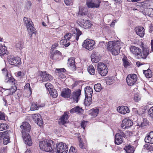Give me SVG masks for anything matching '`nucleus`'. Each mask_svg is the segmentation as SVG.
Returning <instances> with one entry per match:
<instances>
[{"mask_svg":"<svg viewBox=\"0 0 153 153\" xmlns=\"http://www.w3.org/2000/svg\"><path fill=\"white\" fill-rule=\"evenodd\" d=\"M117 110L119 113L123 114L129 113L130 112L129 108L127 106H119L117 108Z\"/></svg>","mask_w":153,"mask_h":153,"instance_id":"22","label":"nucleus"},{"mask_svg":"<svg viewBox=\"0 0 153 153\" xmlns=\"http://www.w3.org/2000/svg\"><path fill=\"white\" fill-rule=\"evenodd\" d=\"M49 91L51 95L53 98H56L58 96V93L56 89H52L49 90Z\"/></svg>","mask_w":153,"mask_h":153,"instance_id":"35","label":"nucleus"},{"mask_svg":"<svg viewBox=\"0 0 153 153\" xmlns=\"http://www.w3.org/2000/svg\"><path fill=\"white\" fill-rule=\"evenodd\" d=\"M94 88L95 91L97 92H100L102 89L101 85L100 83L95 84L94 85Z\"/></svg>","mask_w":153,"mask_h":153,"instance_id":"40","label":"nucleus"},{"mask_svg":"<svg viewBox=\"0 0 153 153\" xmlns=\"http://www.w3.org/2000/svg\"><path fill=\"white\" fill-rule=\"evenodd\" d=\"M92 61L95 63L98 62L99 60L98 57L95 56L94 54H92L91 56Z\"/></svg>","mask_w":153,"mask_h":153,"instance_id":"42","label":"nucleus"},{"mask_svg":"<svg viewBox=\"0 0 153 153\" xmlns=\"http://www.w3.org/2000/svg\"><path fill=\"white\" fill-rule=\"evenodd\" d=\"M67 40L65 39H62L60 41V44L61 45H65V44L67 42Z\"/></svg>","mask_w":153,"mask_h":153,"instance_id":"60","label":"nucleus"},{"mask_svg":"<svg viewBox=\"0 0 153 153\" xmlns=\"http://www.w3.org/2000/svg\"><path fill=\"white\" fill-rule=\"evenodd\" d=\"M88 71L89 73L91 75H93L95 74V69L92 65H90L88 67Z\"/></svg>","mask_w":153,"mask_h":153,"instance_id":"37","label":"nucleus"},{"mask_svg":"<svg viewBox=\"0 0 153 153\" xmlns=\"http://www.w3.org/2000/svg\"><path fill=\"white\" fill-rule=\"evenodd\" d=\"M64 2L67 5H68L72 3V0H64Z\"/></svg>","mask_w":153,"mask_h":153,"instance_id":"61","label":"nucleus"},{"mask_svg":"<svg viewBox=\"0 0 153 153\" xmlns=\"http://www.w3.org/2000/svg\"><path fill=\"white\" fill-rule=\"evenodd\" d=\"M137 80V76L135 74H128L126 78L127 84L129 86H132L136 82Z\"/></svg>","mask_w":153,"mask_h":153,"instance_id":"10","label":"nucleus"},{"mask_svg":"<svg viewBox=\"0 0 153 153\" xmlns=\"http://www.w3.org/2000/svg\"><path fill=\"white\" fill-rule=\"evenodd\" d=\"M4 82L6 83L11 85H14L16 82V81L10 73L4 77Z\"/></svg>","mask_w":153,"mask_h":153,"instance_id":"18","label":"nucleus"},{"mask_svg":"<svg viewBox=\"0 0 153 153\" xmlns=\"http://www.w3.org/2000/svg\"><path fill=\"white\" fill-rule=\"evenodd\" d=\"M135 30L137 35L141 37H143L145 34V29L143 27H136Z\"/></svg>","mask_w":153,"mask_h":153,"instance_id":"24","label":"nucleus"},{"mask_svg":"<svg viewBox=\"0 0 153 153\" xmlns=\"http://www.w3.org/2000/svg\"><path fill=\"white\" fill-rule=\"evenodd\" d=\"M76 33H74L72 34L70 33H68L65 35L64 36V38L67 40L68 41L71 38L74 39V41H77L79 37L82 34V32L79 29H76Z\"/></svg>","mask_w":153,"mask_h":153,"instance_id":"5","label":"nucleus"},{"mask_svg":"<svg viewBox=\"0 0 153 153\" xmlns=\"http://www.w3.org/2000/svg\"><path fill=\"white\" fill-rule=\"evenodd\" d=\"M9 63L11 65H17L20 62L21 59L18 57H14L13 56H9L7 58Z\"/></svg>","mask_w":153,"mask_h":153,"instance_id":"11","label":"nucleus"},{"mask_svg":"<svg viewBox=\"0 0 153 153\" xmlns=\"http://www.w3.org/2000/svg\"><path fill=\"white\" fill-rule=\"evenodd\" d=\"M51 54V58L52 59H56L61 55V53L57 50H55L52 52Z\"/></svg>","mask_w":153,"mask_h":153,"instance_id":"28","label":"nucleus"},{"mask_svg":"<svg viewBox=\"0 0 153 153\" xmlns=\"http://www.w3.org/2000/svg\"><path fill=\"white\" fill-rule=\"evenodd\" d=\"M130 50L131 52L137 58L139 59L141 57V55H140L141 50L139 48L134 46H131L130 48Z\"/></svg>","mask_w":153,"mask_h":153,"instance_id":"12","label":"nucleus"},{"mask_svg":"<svg viewBox=\"0 0 153 153\" xmlns=\"http://www.w3.org/2000/svg\"><path fill=\"white\" fill-rule=\"evenodd\" d=\"M142 54L141 52V54H140V55H141V57L139 58V59L142 58L144 59H145L147 56L149 55V49L146 47H145L143 46H142Z\"/></svg>","mask_w":153,"mask_h":153,"instance_id":"23","label":"nucleus"},{"mask_svg":"<svg viewBox=\"0 0 153 153\" xmlns=\"http://www.w3.org/2000/svg\"><path fill=\"white\" fill-rule=\"evenodd\" d=\"M116 134H118L119 136L122 137H125L126 135L124 132L120 130H119L118 131V133Z\"/></svg>","mask_w":153,"mask_h":153,"instance_id":"47","label":"nucleus"},{"mask_svg":"<svg viewBox=\"0 0 153 153\" xmlns=\"http://www.w3.org/2000/svg\"><path fill=\"white\" fill-rule=\"evenodd\" d=\"M53 142L51 140H45L39 142V147L42 150L46 152H51L52 151L51 145Z\"/></svg>","mask_w":153,"mask_h":153,"instance_id":"4","label":"nucleus"},{"mask_svg":"<svg viewBox=\"0 0 153 153\" xmlns=\"http://www.w3.org/2000/svg\"><path fill=\"white\" fill-rule=\"evenodd\" d=\"M81 94V90L78 89L77 91H75L71 94L72 98L73 100L77 103L80 99V96Z\"/></svg>","mask_w":153,"mask_h":153,"instance_id":"17","label":"nucleus"},{"mask_svg":"<svg viewBox=\"0 0 153 153\" xmlns=\"http://www.w3.org/2000/svg\"><path fill=\"white\" fill-rule=\"evenodd\" d=\"M57 75L59 76V77L62 79L64 78L65 77V76L62 73H57Z\"/></svg>","mask_w":153,"mask_h":153,"instance_id":"62","label":"nucleus"},{"mask_svg":"<svg viewBox=\"0 0 153 153\" xmlns=\"http://www.w3.org/2000/svg\"><path fill=\"white\" fill-rule=\"evenodd\" d=\"M5 115L4 113L0 112V120H5Z\"/></svg>","mask_w":153,"mask_h":153,"instance_id":"56","label":"nucleus"},{"mask_svg":"<svg viewBox=\"0 0 153 153\" xmlns=\"http://www.w3.org/2000/svg\"><path fill=\"white\" fill-rule=\"evenodd\" d=\"M8 51L7 50V48L4 46H0V56L7 54Z\"/></svg>","mask_w":153,"mask_h":153,"instance_id":"34","label":"nucleus"},{"mask_svg":"<svg viewBox=\"0 0 153 153\" xmlns=\"http://www.w3.org/2000/svg\"><path fill=\"white\" fill-rule=\"evenodd\" d=\"M2 73L3 75L4 76V77L7 76V75L8 74L10 73L7 71V69L4 68L2 69Z\"/></svg>","mask_w":153,"mask_h":153,"instance_id":"53","label":"nucleus"},{"mask_svg":"<svg viewBox=\"0 0 153 153\" xmlns=\"http://www.w3.org/2000/svg\"><path fill=\"white\" fill-rule=\"evenodd\" d=\"M95 42L89 39H87L84 41L82 46L83 47L89 50H91L94 48Z\"/></svg>","mask_w":153,"mask_h":153,"instance_id":"7","label":"nucleus"},{"mask_svg":"<svg viewBox=\"0 0 153 153\" xmlns=\"http://www.w3.org/2000/svg\"><path fill=\"white\" fill-rule=\"evenodd\" d=\"M144 147L146 149L150 152L153 151V147L151 145L146 144L144 145Z\"/></svg>","mask_w":153,"mask_h":153,"instance_id":"46","label":"nucleus"},{"mask_svg":"<svg viewBox=\"0 0 153 153\" xmlns=\"http://www.w3.org/2000/svg\"><path fill=\"white\" fill-rule=\"evenodd\" d=\"M20 128L22 129L21 131L22 134L28 133L30 129V126L27 122L23 123L20 126Z\"/></svg>","mask_w":153,"mask_h":153,"instance_id":"16","label":"nucleus"},{"mask_svg":"<svg viewBox=\"0 0 153 153\" xmlns=\"http://www.w3.org/2000/svg\"><path fill=\"white\" fill-rule=\"evenodd\" d=\"M65 69L64 68H57L55 70V72L57 74L59 73L65 72Z\"/></svg>","mask_w":153,"mask_h":153,"instance_id":"48","label":"nucleus"},{"mask_svg":"<svg viewBox=\"0 0 153 153\" xmlns=\"http://www.w3.org/2000/svg\"><path fill=\"white\" fill-rule=\"evenodd\" d=\"M97 70L99 74L102 76H106L108 71L106 65L102 62H99L98 64Z\"/></svg>","mask_w":153,"mask_h":153,"instance_id":"6","label":"nucleus"},{"mask_svg":"<svg viewBox=\"0 0 153 153\" xmlns=\"http://www.w3.org/2000/svg\"><path fill=\"white\" fill-rule=\"evenodd\" d=\"M40 79L43 82L51 80L53 79V77L50 74L47 73L45 71L41 72V73Z\"/></svg>","mask_w":153,"mask_h":153,"instance_id":"14","label":"nucleus"},{"mask_svg":"<svg viewBox=\"0 0 153 153\" xmlns=\"http://www.w3.org/2000/svg\"><path fill=\"white\" fill-rule=\"evenodd\" d=\"M31 3L30 1H28L27 3L26 6L27 8L28 9L30 8L31 6Z\"/></svg>","mask_w":153,"mask_h":153,"instance_id":"63","label":"nucleus"},{"mask_svg":"<svg viewBox=\"0 0 153 153\" xmlns=\"http://www.w3.org/2000/svg\"><path fill=\"white\" fill-rule=\"evenodd\" d=\"M124 149L126 153H134V147L131 145L125 146Z\"/></svg>","mask_w":153,"mask_h":153,"instance_id":"32","label":"nucleus"},{"mask_svg":"<svg viewBox=\"0 0 153 153\" xmlns=\"http://www.w3.org/2000/svg\"><path fill=\"white\" fill-rule=\"evenodd\" d=\"M8 125L6 124L0 123V131H3L7 128Z\"/></svg>","mask_w":153,"mask_h":153,"instance_id":"43","label":"nucleus"},{"mask_svg":"<svg viewBox=\"0 0 153 153\" xmlns=\"http://www.w3.org/2000/svg\"><path fill=\"white\" fill-rule=\"evenodd\" d=\"M145 141L147 143H153V131L150 132L148 136L145 137Z\"/></svg>","mask_w":153,"mask_h":153,"instance_id":"25","label":"nucleus"},{"mask_svg":"<svg viewBox=\"0 0 153 153\" xmlns=\"http://www.w3.org/2000/svg\"><path fill=\"white\" fill-rule=\"evenodd\" d=\"M123 63L124 66L125 68H127L130 65V63L126 57H124L122 59Z\"/></svg>","mask_w":153,"mask_h":153,"instance_id":"39","label":"nucleus"},{"mask_svg":"<svg viewBox=\"0 0 153 153\" xmlns=\"http://www.w3.org/2000/svg\"><path fill=\"white\" fill-rule=\"evenodd\" d=\"M147 11L150 12V13L148 14V16L151 17L153 15V9L152 8H147Z\"/></svg>","mask_w":153,"mask_h":153,"instance_id":"55","label":"nucleus"},{"mask_svg":"<svg viewBox=\"0 0 153 153\" xmlns=\"http://www.w3.org/2000/svg\"><path fill=\"white\" fill-rule=\"evenodd\" d=\"M71 90L69 89H65L62 92L61 95L64 98H69L71 96Z\"/></svg>","mask_w":153,"mask_h":153,"instance_id":"26","label":"nucleus"},{"mask_svg":"<svg viewBox=\"0 0 153 153\" xmlns=\"http://www.w3.org/2000/svg\"><path fill=\"white\" fill-rule=\"evenodd\" d=\"M68 153H77L76 149L71 146L69 149Z\"/></svg>","mask_w":153,"mask_h":153,"instance_id":"51","label":"nucleus"},{"mask_svg":"<svg viewBox=\"0 0 153 153\" xmlns=\"http://www.w3.org/2000/svg\"><path fill=\"white\" fill-rule=\"evenodd\" d=\"M7 90L9 91V94L10 95H12L14 92L16 91L15 89L13 88L7 89Z\"/></svg>","mask_w":153,"mask_h":153,"instance_id":"57","label":"nucleus"},{"mask_svg":"<svg viewBox=\"0 0 153 153\" xmlns=\"http://www.w3.org/2000/svg\"><path fill=\"white\" fill-rule=\"evenodd\" d=\"M3 143L4 145H7L9 142L10 134L11 133L10 131H6L3 132Z\"/></svg>","mask_w":153,"mask_h":153,"instance_id":"21","label":"nucleus"},{"mask_svg":"<svg viewBox=\"0 0 153 153\" xmlns=\"http://www.w3.org/2000/svg\"><path fill=\"white\" fill-rule=\"evenodd\" d=\"M83 27L85 28H89L92 25V24L89 20H83Z\"/></svg>","mask_w":153,"mask_h":153,"instance_id":"36","label":"nucleus"},{"mask_svg":"<svg viewBox=\"0 0 153 153\" xmlns=\"http://www.w3.org/2000/svg\"><path fill=\"white\" fill-rule=\"evenodd\" d=\"M23 21L29 32V38H32L33 35H36V30L32 25L33 22L30 19L25 17L23 19Z\"/></svg>","mask_w":153,"mask_h":153,"instance_id":"2","label":"nucleus"},{"mask_svg":"<svg viewBox=\"0 0 153 153\" xmlns=\"http://www.w3.org/2000/svg\"><path fill=\"white\" fill-rule=\"evenodd\" d=\"M93 92L92 88L90 86H87L85 88V97L84 100V103L85 105L88 106L91 104Z\"/></svg>","mask_w":153,"mask_h":153,"instance_id":"3","label":"nucleus"},{"mask_svg":"<svg viewBox=\"0 0 153 153\" xmlns=\"http://www.w3.org/2000/svg\"><path fill=\"white\" fill-rule=\"evenodd\" d=\"M134 100L136 102L139 101L140 100V95L138 93L135 94L134 97Z\"/></svg>","mask_w":153,"mask_h":153,"instance_id":"44","label":"nucleus"},{"mask_svg":"<svg viewBox=\"0 0 153 153\" xmlns=\"http://www.w3.org/2000/svg\"><path fill=\"white\" fill-rule=\"evenodd\" d=\"M68 116L67 112H65L64 114L59 119L58 123L60 125H62L68 122Z\"/></svg>","mask_w":153,"mask_h":153,"instance_id":"20","label":"nucleus"},{"mask_svg":"<svg viewBox=\"0 0 153 153\" xmlns=\"http://www.w3.org/2000/svg\"><path fill=\"white\" fill-rule=\"evenodd\" d=\"M22 137L25 143L30 146L32 144L31 139L28 133H22Z\"/></svg>","mask_w":153,"mask_h":153,"instance_id":"19","label":"nucleus"},{"mask_svg":"<svg viewBox=\"0 0 153 153\" xmlns=\"http://www.w3.org/2000/svg\"><path fill=\"white\" fill-rule=\"evenodd\" d=\"M68 149L67 146L62 142L56 145V153H67Z\"/></svg>","mask_w":153,"mask_h":153,"instance_id":"9","label":"nucleus"},{"mask_svg":"<svg viewBox=\"0 0 153 153\" xmlns=\"http://www.w3.org/2000/svg\"><path fill=\"white\" fill-rule=\"evenodd\" d=\"M79 141V146L81 148L83 149V144L81 140V139L79 137H78Z\"/></svg>","mask_w":153,"mask_h":153,"instance_id":"58","label":"nucleus"},{"mask_svg":"<svg viewBox=\"0 0 153 153\" xmlns=\"http://www.w3.org/2000/svg\"><path fill=\"white\" fill-rule=\"evenodd\" d=\"M25 90L26 91L28 92L27 97H30L32 94L31 88L30 87V84L28 83H27L24 87Z\"/></svg>","mask_w":153,"mask_h":153,"instance_id":"33","label":"nucleus"},{"mask_svg":"<svg viewBox=\"0 0 153 153\" xmlns=\"http://www.w3.org/2000/svg\"><path fill=\"white\" fill-rule=\"evenodd\" d=\"M133 124V122L131 120L125 118L122 121L121 127L123 129H125L130 128Z\"/></svg>","mask_w":153,"mask_h":153,"instance_id":"13","label":"nucleus"},{"mask_svg":"<svg viewBox=\"0 0 153 153\" xmlns=\"http://www.w3.org/2000/svg\"><path fill=\"white\" fill-rule=\"evenodd\" d=\"M99 109L97 108H94L89 111V114L92 117H96L99 113Z\"/></svg>","mask_w":153,"mask_h":153,"instance_id":"29","label":"nucleus"},{"mask_svg":"<svg viewBox=\"0 0 153 153\" xmlns=\"http://www.w3.org/2000/svg\"><path fill=\"white\" fill-rule=\"evenodd\" d=\"M16 46L17 48H19L20 50L22 48V45L21 42H19L17 43Z\"/></svg>","mask_w":153,"mask_h":153,"instance_id":"59","label":"nucleus"},{"mask_svg":"<svg viewBox=\"0 0 153 153\" xmlns=\"http://www.w3.org/2000/svg\"><path fill=\"white\" fill-rule=\"evenodd\" d=\"M43 106L41 105H37L35 103H33L30 107V109L32 111H35L38 110L39 108L42 107Z\"/></svg>","mask_w":153,"mask_h":153,"instance_id":"41","label":"nucleus"},{"mask_svg":"<svg viewBox=\"0 0 153 153\" xmlns=\"http://www.w3.org/2000/svg\"><path fill=\"white\" fill-rule=\"evenodd\" d=\"M83 109L82 108H80L79 106H76V107L73 108L70 110V112L71 113H74L75 112L77 113H81L83 112Z\"/></svg>","mask_w":153,"mask_h":153,"instance_id":"30","label":"nucleus"},{"mask_svg":"<svg viewBox=\"0 0 153 153\" xmlns=\"http://www.w3.org/2000/svg\"><path fill=\"white\" fill-rule=\"evenodd\" d=\"M101 1L100 0H86V4L89 8L100 7Z\"/></svg>","mask_w":153,"mask_h":153,"instance_id":"8","label":"nucleus"},{"mask_svg":"<svg viewBox=\"0 0 153 153\" xmlns=\"http://www.w3.org/2000/svg\"><path fill=\"white\" fill-rule=\"evenodd\" d=\"M148 114L150 117L153 118V106L151 107L148 111Z\"/></svg>","mask_w":153,"mask_h":153,"instance_id":"49","label":"nucleus"},{"mask_svg":"<svg viewBox=\"0 0 153 153\" xmlns=\"http://www.w3.org/2000/svg\"><path fill=\"white\" fill-rule=\"evenodd\" d=\"M148 124L147 120L146 119H143V122L141 123V127H143L146 126Z\"/></svg>","mask_w":153,"mask_h":153,"instance_id":"54","label":"nucleus"},{"mask_svg":"<svg viewBox=\"0 0 153 153\" xmlns=\"http://www.w3.org/2000/svg\"><path fill=\"white\" fill-rule=\"evenodd\" d=\"M132 111L133 112H134L135 114H138V111L137 109V108H132Z\"/></svg>","mask_w":153,"mask_h":153,"instance_id":"64","label":"nucleus"},{"mask_svg":"<svg viewBox=\"0 0 153 153\" xmlns=\"http://www.w3.org/2000/svg\"><path fill=\"white\" fill-rule=\"evenodd\" d=\"M87 122L86 121H82L81 123V126L84 129H85V127L87 125Z\"/></svg>","mask_w":153,"mask_h":153,"instance_id":"52","label":"nucleus"},{"mask_svg":"<svg viewBox=\"0 0 153 153\" xmlns=\"http://www.w3.org/2000/svg\"><path fill=\"white\" fill-rule=\"evenodd\" d=\"M68 64L72 71L75 70L76 66L75 64V60L73 58H71L68 59Z\"/></svg>","mask_w":153,"mask_h":153,"instance_id":"27","label":"nucleus"},{"mask_svg":"<svg viewBox=\"0 0 153 153\" xmlns=\"http://www.w3.org/2000/svg\"><path fill=\"white\" fill-rule=\"evenodd\" d=\"M45 85L46 88L48 90H50L51 89H53V86L49 83H47Z\"/></svg>","mask_w":153,"mask_h":153,"instance_id":"50","label":"nucleus"},{"mask_svg":"<svg viewBox=\"0 0 153 153\" xmlns=\"http://www.w3.org/2000/svg\"><path fill=\"white\" fill-rule=\"evenodd\" d=\"M143 73L147 78H149L152 77L151 71L150 69L144 71H143Z\"/></svg>","mask_w":153,"mask_h":153,"instance_id":"38","label":"nucleus"},{"mask_svg":"<svg viewBox=\"0 0 153 153\" xmlns=\"http://www.w3.org/2000/svg\"><path fill=\"white\" fill-rule=\"evenodd\" d=\"M151 0H147L144 1L142 2V4L143 5H144V6L146 7H149L150 6V2H151Z\"/></svg>","mask_w":153,"mask_h":153,"instance_id":"45","label":"nucleus"},{"mask_svg":"<svg viewBox=\"0 0 153 153\" xmlns=\"http://www.w3.org/2000/svg\"><path fill=\"white\" fill-rule=\"evenodd\" d=\"M118 41H109L107 45L108 50L114 55H117L120 53V47Z\"/></svg>","mask_w":153,"mask_h":153,"instance_id":"1","label":"nucleus"},{"mask_svg":"<svg viewBox=\"0 0 153 153\" xmlns=\"http://www.w3.org/2000/svg\"><path fill=\"white\" fill-rule=\"evenodd\" d=\"M115 143L117 145L121 144L123 141V137L119 136L118 134H116L115 136Z\"/></svg>","mask_w":153,"mask_h":153,"instance_id":"31","label":"nucleus"},{"mask_svg":"<svg viewBox=\"0 0 153 153\" xmlns=\"http://www.w3.org/2000/svg\"><path fill=\"white\" fill-rule=\"evenodd\" d=\"M32 117L33 120L39 126L42 125L43 123L42 119L39 114H32Z\"/></svg>","mask_w":153,"mask_h":153,"instance_id":"15","label":"nucleus"}]
</instances>
